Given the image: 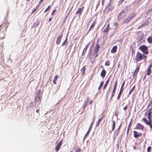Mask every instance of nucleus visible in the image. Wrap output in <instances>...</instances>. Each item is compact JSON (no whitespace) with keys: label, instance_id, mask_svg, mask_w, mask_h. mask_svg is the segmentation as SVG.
Here are the masks:
<instances>
[{"label":"nucleus","instance_id":"obj_1","mask_svg":"<svg viewBox=\"0 0 152 152\" xmlns=\"http://www.w3.org/2000/svg\"><path fill=\"white\" fill-rule=\"evenodd\" d=\"M41 96L42 94L41 92H40L39 90L38 91L35 99V103L36 105H38L41 103Z\"/></svg>","mask_w":152,"mask_h":152},{"label":"nucleus","instance_id":"obj_2","mask_svg":"<svg viewBox=\"0 0 152 152\" xmlns=\"http://www.w3.org/2000/svg\"><path fill=\"white\" fill-rule=\"evenodd\" d=\"M146 58V56L142 55L141 53L138 52L135 58L134 59V60L136 61L137 62H138L142 59H145Z\"/></svg>","mask_w":152,"mask_h":152},{"label":"nucleus","instance_id":"obj_3","mask_svg":"<svg viewBox=\"0 0 152 152\" xmlns=\"http://www.w3.org/2000/svg\"><path fill=\"white\" fill-rule=\"evenodd\" d=\"M127 9L128 7H126L121 11L118 15V20H121L128 12Z\"/></svg>","mask_w":152,"mask_h":152},{"label":"nucleus","instance_id":"obj_4","mask_svg":"<svg viewBox=\"0 0 152 152\" xmlns=\"http://www.w3.org/2000/svg\"><path fill=\"white\" fill-rule=\"evenodd\" d=\"M139 49H140L144 54H147L148 52L147 47L144 45H142L139 47Z\"/></svg>","mask_w":152,"mask_h":152},{"label":"nucleus","instance_id":"obj_5","mask_svg":"<svg viewBox=\"0 0 152 152\" xmlns=\"http://www.w3.org/2000/svg\"><path fill=\"white\" fill-rule=\"evenodd\" d=\"M144 34L143 32L140 31L137 34V40L141 42L143 41Z\"/></svg>","mask_w":152,"mask_h":152},{"label":"nucleus","instance_id":"obj_6","mask_svg":"<svg viewBox=\"0 0 152 152\" xmlns=\"http://www.w3.org/2000/svg\"><path fill=\"white\" fill-rule=\"evenodd\" d=\"M84 7H83L81 8H79L77 9V11L76 12V14H79L80 15L84 10Z\"/></svg>","mask_w":152,"mask_h":152},{"label":"nucleus","instance_id":"obj_7","mask_svg":"<svg viewBox=\"0 0 152 152\" xmlns=\"http://www.w3.org/2000/svg\"><path fill=\"white\" fill-rule=\"evenodd\" d=\"M60 35L58 37H57V40L56 41V43L57 44H59L60 43L61 39L63 37V34L62 33H61V34H59Z\"/></svg>","mask_w":152,"mask_h":152},{"label":"nucleus","instance_id":"obj_8","mask_svg":"<svg viewBox=\"0 0 152 152\" xmlns=\"http://www.w3.org/2000/svg\"><path fill=\"white\" fill-rule=\"evenodd\" d=\"M117 81L115 82V83L114 85L113 89L112 92V94L111 95V97L110 98V100H111L112 99V98L114 96L115 94V90H116V86H117Z\"/></svg>","mask_w":152,"mask_h":152},{"label":"nucleus","instance_id":"obj_9","mask_svg":"<svg viewBox=\"0 0 152 152\" xmlns=\"http://www.w3.org/2000/svg\"><path fill=\"white\" fill-rule=\"evenodd\" d=\"M133 133H134V137L135 138H137L142 135V133H139L136 131H134Z\"/></svg>","mask_w":152,"mask_h":152},{"label":"nucleus","instance_id":"obj_10","mask_svg":"<svg viewBox=\"0 0 152 152\" xmlns=\"http://www.w3.org/2000/svg\"><path fill=\"white\" fill-rule=\"evenodd\" d=\"M135 16V15L134 14L133 15H131V16L128 17L126 20L125 22L126 23H128L132 18H134Z\"/></svg>","mask_w":152,"mask_h":152},{"label":"nucleus","instance_id":"obj_11","mask_svg":"<svg viewBox=\"0 0 152 152\" xmlns=\"http://www.w3.org/2000/svg\"><path fill=\"white\" fill-rule=\"evenodd\" d=\"M90 42H89L88 44L86 45V47L84 48V50H83L82 53V55L83 56L85 55V53H86L87 50V48H88L89 45L90 44Z\"/></svg>","mask_w":152,"mask_h":152},{"label":"nucleus","instance_id":"obj_12","mask_svg":"<svg viewBox=\"0 0 152 152\" xmlns=\"http://www.w3.org/2000/svg\"><path fill=\"white\" fill-rule=\"evenodd\" d=\"M136 127L137 129H143V125L139 123H137L136 125Z\"/></svg>","mask_w":152,"mask_h":152},{"label":"nucleus","instance_id":"obj_13","mask_svg":"<svg viewBox=\"0 0 152 152\" xmlns=\"http://www.w3.org/2000/svg\"><path fill=\"white\" fill-rule=\"evenodd\" d=\"M62 143V141H60L58 144H57L55 148V149L56 151H58L59 150Z\"/></svg>","mask_w":152,"mask_h":152},{"label":"nucleus","instance_id":"obj_14","mask_svg":"<svg viewBox=\"0 0 152 152\" xmlns=\"http://www.w3.org/2000/svg\"><path fill=\"white\" fill-rule=\"evenodd\" d=\"M146 115H148V118L150 119V118H152V112L151 111H147L145 113Z\"/></svg>","mask_w":152,"mask_h":152},{"label":"nucleus","instance_id":"obj_15","mask_svg":"<svg viewBox=\"0 0 152 152\" xmlns=\"http://www.w3.org/2000/svg\"><path fill=\"white\" fill-rule=\"evenodd\" d=\"M99 48V45L98 43H97L96 45L95 48L94 50V53H98Z\"/></svg>","mask_w":152,"mask_h":152},{"label":"nucleus","instance_id":"obj_16","mask_svg":"<svg viewBox=\"0 0 152 152\" xmlns=\"http://www.w3.org/2000/svg\"><path fill=\"white\" fill-rule=\"evenodd\" d=\"M106 71L104 69H103L101 73V75L104 78L106 75Z\"/></svg>","mask_w":152,"mask_h":152},{"label":"nucleus","instance_id":"obj_17","mask_svg":"<svg viewBox=\"0 0 152 152\" xmlns=\"http://www.w3.org/2000/svg\"><path fill=\"white\" fill-rule=\"evenodd\" d=\"M117 49V47L116 46H113L111 50V53H115Z\"/></svg>","mask_w":152,"mask_h":152},{"label":"nucleus","instance_id":"obj_18","mask_svg":"<svg viewBox=\"0 0 152 152\" xmlns=\"http://www.w3.org/2000/svg\"><path fill=\"white\" fill-rule=\"evenodd\" d=\"M113 124H112V130L110 131V133H111L112 132H113V131L114 130V128L115 127V121H112Z\"/></svg>","mask_w":152,"mask_h":152},{"label":"nucleus","instance_id":"obj_19","mask_svg":"<svg viewBox=\"0 0 152 152\" xmlns=\"http://www.w3.org/2000/svg\"><path fill=\"white\" fill-rule=\"evenodd\" d=\"M123 91V89H121L119 94L117 97V99H119L120 98L121 95Z\"/></svg>","mask_w":152,"mask_h":152},{"label":"nucleus","instance_id":"obj_20","mask_svg":"<svg viewBox=\"0 0 152 152\" xmlns=\"http://www.w3.org/2000/svg\"><path fill=\"white\" fill-rule=\"evenodd\" d=\"M136 67V69L134 72L137 73L139 71L140 68V65H139L137 64Z\"/></svg>","mask_w":152,"mask_h":152},{"label":"nucleus","instance_id":"obj_21","mask_svg":"<svg viewBox=\"0 0 152 152\" xmlns=\"http://www.w3.org/2000/svg\"><path fill=\"white\" fill-rule=\"evenodd\" d=\"M58 76L57 75H56L54 78L53 80V83L56 84V81L57 79L58 78Z\"/></svg>","mask_w":152,"mask_h":152},{"label":"nucleus","instance_id":"obj_22","mask_svg":"<svg viewBox=\"0 0 152 152\" xmlns=\"http://www.w3.org/2000/svg\"><path fill=\"white\" fill-rule=\"evenodd\" d=\"M148 42L150 43H151L152 42V37L150 36L147 39Z\"/></svg>","mask_w":152,"mask_h":152},{"label":"nucleus","instance_id":"obj_23","mask_svg":"<svg viewBox=\"0 0 152 152\" xmlns=\"http://www.w3.org/2000/svg\"><path fill=\"white\" fill-rule=\"evenodd\" d=\"M109 78L106 81L103 87V89H104L107 87L109 82Z\"/></svg>","mask_w":152,"mask_h":152},{"label":"nucleus","instance_id":"obj_24","mask_svg":"<svg viewBox=\"0 0 152 152\" xmlns=\"http://www.w3.org/2000/svg\"><path fill=\"white\" fill-rule=\"evenodd\" d=\"M86 68L85 66H83L81 70L82 72V75H83L84 74Z\"/></svg>","mask_w":152,"mask_h":152},{"label":"nucleus","instance_id":"obj_25","mask_svg":"<svg viewBox=\"0 0 152 152\" xmlns=\"http://www.w3.org/2000/svg\"><path fill=\"white\" fill-rule=\"evenodd\" d=\"M151 72V69L148 68V71H147V73L146 74V75H150Z\"/></svg>","mask_w":152,"mask_h":152},{"label":"nucleus","instance_id":"obj_26","mask_svg":"<svg viewBox=\"0 0 152 152\" xmlns=\"http://www.w3.org/2000/svg\"><path fill=\"white\" fill-rule=\"evenodd\" d=\"M110 65V61H107L105 63V65L107 66H108Z\"/></svg>","mask_w":152,"mask_h":152},{"label":"nucleus","instance_id":"obj_27","mask_svg":"<svg viewBox=\"0 0 152 152\" xmlns=\"http://www.w3.org/2000/svg\"><path fill=\"white\" fill-rule=\"evenodd\" d=\"M104 83L103 81H102L100 84V85L98 88V90H99L102 88L103 84Z\"/></svg>","mask_w":152,"mask_h":152},{"label":"nucleus","instance_id":"obj_28","mask_svg":"<svg viewBox=\"0 0 152 152\" xmlns=\"http://www.w3.org/2000/svg\"><path fill=\"white\" fill-rule=\"evenodd\" d=\"M96 23V21H94V22L92 23L91 25L90 26V28H94V26L95 25Z\"/></svg>","mask_w":152,"mask_h":152},{"label":"nucleus","instance_id":"obj_29","mask_svg":"<svg viewBox=\"0 0 152 152\" xmlns=\"http://www.w3.org/2000/svg\"><path fill=\"white\" fill-rule=\"evenodd\" d=\"M90 132V131H89V130H88V132L86 133V134L84 137V139H86L87 137L88 136Z\"/></svg>","mask_w":152,"mask_h":152},{"label":"nucleus","instance_id":"obj_30","mask_svg":"<svg viewBox=\"0 0 152 152\" xmlns=\"http://www.w3.org/2000/svg\"><path fill=\"white\" fill-rule=\"evenodd\" d=\"M135 88V86H133V87H132V89L129 92V95H130V94H131L132 93V92L133 91L134 89Z\"/></svg>","mask_w":152,"mask_h":152},{"label":"nucleus","instance_id":"obj_31","mask_svg":"<svg viewBox=\"0 0 152 152\" xmlns=\"http://www.w3.org/2000/svg\"><path fill=\"white\" fill-rule=\"evenodd\" d=\"M67 38H66V39L63 42V43H62V46H65V45H66V42H67Z\"/></svg>","mask_w":152,"mask_h":152},{"label":"nucleus","instance_id":"obj_32","mask_svg":"<svg viewBox=\"0 0 152 152\" xmlns=\"http://www.w3.org/2000/svg\"><path fill=\"white\" fill-rule=\"evenodd\" d=\"M142 121H143L144 122H145V123L146 124V125H147L148 124V121L146 120V119H145V118H142Z\"/></svg>","mask_w":152,"mask_h":152},{"label":"nucleus","instance_id":"obj_33","mask_svg":"<svg viewBox=\"0 0 152 152\" xmlns=\"http://www.w3.org/2000/svg\"><path fill=\"white\" fill-rule=\"evenodd\" d=\"M137 75V73H135L134 72V73L133 74V77H135V79L136 78Z\"/></svg>","mask_w":152,"mask_h":152},{"label":"nucleus","instance_id":"obj_34","mask_svg":"<svg viewBox=\"0 0 152 152\" xmlns=\"http://www.w3.org/2000/svg\"><path fill=\"white\" fill-rule=\"evenodd\" d=\"M50 6H49L44 11V12H45L49 10L50 8Z\"/></svg>","mask_w":152,"mask_h":152},{"label":"nucleus","instance_id":"obj_35","mask_svg":"<svg viewBox=\"0 0 152 152\" xmlns=\"http://www.w3.org/2000/svg\"><path fill=\"white\" fill-rule=\"evenodd\" d=\"M148 124H152V121L151 120V118H150V119H149V121L148 122Z\"/></svg>","mask_w":152,"mask_h":152},{"label":"nucleus","instance_id":"obj_36","mask_svg":"<svg viewBox=\"0 0 152 152\" xmlns=\"http://www.w3.org/2000/svg\"><path fill=\"white\" fill-rule=\"evenodd\" d=\"M104 117V115L102 116L100 118H99L98 119V121L100 122V121H101L102 120Z\"/></svg>","mask_w":152,"mask_h":152},{"label":"nucleus","instance_id":"obj_37","mask_svg":"<svg viewBox=\"0 0 152 152\" xmlns=\"http://www.w3.org/2000/svg\"><path fill=\"white\" fill-rule=\"evenodd\" d=\"M124 83H125V81H124L123 82V83H122V85H121V89H124L123 87H124Z\"/></svg>","mask_w":152,"mask_h":152},{"label":"nucleus","instance_id":"obj_38","mask_svg":"<svg viewBox=\"0 0 152 152\" xmlns=\"http://www.w3.org/2000/svg\"><path fill=\"white\" fill-rule=\"evenodd\" d=\"M151 150V147H148L147 148V151L148 152H150Z\"/></svg>","mask_w":152,"mask_h":152},{"label":"nucleus","instance_id":"obj_39","mask_svg":"<svg viewBox=\"0 0 152 152\" xmlns=\"http://www.w3.org/2000/svg\"><path fill=\"white\" fill-rule=\"evenodd\" d=\"M114 134L115 135H116L117 136L118 135V132H117V131H115L114 132Z\"/></svg>","mask_w":152,"mask_h":152},{"label":"nucleus","instance_id":"obj_40","mask_svg":"<svg viewBox=\"0 0 152 152\" xmlns=\"http://www.w3.org/2000/svg\"><path fill=\"white\" fill-rule=\"evenodd\" d=\"M100 122L97 121L96 122V127H98L99 125L100 124Z\"/></svg>","mask_w":152,"mask_h":152},{"label":"nucleus","instance_id":"obj_41","mask_svg":"<svg viewBox=\"0 0 152 152\" xmlns=\"http://www.w3.org/2000/svg\"><path fill=\"white\" fill-rule=\"evenodd\" d=\"M108 30V29L107 28H106L103 31L104 32H107Z\"/></svg>","mask_w":152,"mask_h":152},{"label":"nucleus","instance_id":"obj_42","mask_svg":"<svg viewBox=\"0 0 152 152\" xmlns=\"http://www.w3.org/2000/svg\"><path fill=\"white\" fill-rule=\"evenodd\" d=\"M80 151H81L80 149V148H78L75 151V152H80Z\"/></svg>","mask_w":152,"mask_h":152},{"label":"nucleus","instance_id":"obj_43","mask_svg":"<svg viewBox=\"0 0 152 152\" xmlns=\"http://www.w3.org/2000/svg\"><path fill=\"white\" fill-rule=\"evenodd\" d=\"M121 124H120V126H119V127H118V128L116 130V131H117V132H118L119 131V130H120V127H121Z\"/></svg>","mask_w":152,"mask_h":152},{"label":"nucleus","instance_id":"obj_44","mask_svg":"<svg viewBox=\"0 0 152 152\" xmlns=\"http://www.w3.org/2000/svg\"><path fill=\"white\" fill-rule=\"evenodd\" d=\"M127 108V105L123 109L124 110H126Z\"/></svg>","mask_w":152,"mask_h":152},{"label":"nucleus","instance_id":"obj_45","mask_svg":"<svg viewBox=\"0 0 152 152\" xmlns=\"http://www.w3.org/2000/svg\"><path fill=\"white\" fill-rule=\"evenodd\" d=\"M137 4H139L140 3V2H141V1L142 0H137Z\"/></svg>","mask_w":152,"mask_h":152},{"label":"nucleus","instance_id":"obj_46","mask_svg":"<svg viewBox=\"0 0 152 152\" xmlns=\"http://www.w3.org/2000/svg\"><path fill=\"white\" fill-rule=\"evenodd\" d=\"M56 10H54L51 13V15H53V14L54 13V12H56Z\"/></svg>","mask_w":152,"mask_h":152},{"label":"nucleus","instance_id":"obj_47","mask_svg":"<svg viewBox=\"0 0 152 152\" xmlns=\"http://www.w3.org/2000/svg\"><path fill=\"white\" fill-rule=\"evenodd\" d=\"M124 0H120L119 1V4H121L124 1Z\"/></svg>","mask_w":152,"mask_h":152},{"label":"nucleus","instance_id":"obj_48","mask_svg":"<svg viewBox=\"0 0 152 152\" xmlns=\"http://www.w3.org/2000/svg\"><path fill=\"white\" fill-rule=\"evenodd\" d=\"M143 26V24H142L138 28L139 29L140 28H142V27Z\"/></svg>","mask_w":152,"mask_h":152},{"label":"nucleus","instance_id":"obj_49","mask_svg":"<svg viewBox=\"0 0 152 152\" xmlns=\"http://www.w3.org/2000/svg\"><path fill=\"white\" fill-rule=\"evenodd\" d=\"M87 102H86L85 103V105H84V106H83V108H85V107H86V105H87Z\"/></svg>","mask_w":152,"mask_h":152},{"label":"nucleus","instance_id":"obj_50","mask_svg":"<svg viewBox=\"0 0 152 152\" xmlns=\"http://www.w3.org/2000/svg\"><path fill=\"white\" fill-rule=\"evenodd\" d=\"M152 66V64H151L148 68L151 69V67Z\"/></svg>","mask_w":152,"mask_h":152},{"label":"nucleus","instance_id":"obj_51","mask_svg":"<svg viewBox=\"0 0 152 152\" xmlns=\"http://www.w3.org/2000/svg\"><path fill=\"white\" fill-rule=\"evenodd\" d=\"M147 125H149L150 126V128L151 129H152V125L151 124H147Z\"/></svg>","mask_w":152,"mask_h":152},{"label":"nucleus","instance_id":"obj_52","mask_svg":"<svg viewBox=\"0 0 152 152\" xmlns=\"http://www.w3.org/2000/svg\"><path fill=\"white\" fill-rule=\"evenodd\" d=\"M36 8H35V9H34L33 10H32V12L31 13H32L33 12H34L36 11Z\"/></svg>","mask_w":152,"mask_h":152},{"label":"nucleus","instance_id":"obj_53","mask_svg":"<svg viewBox=\"0 0 152 152\" xmlns=\"http://www.w3.org/2000/svg\"><path fill=\"white\" fill-rule=\"evenodd\" d=\"M148 11L150 12H152V8L151 9L148 10Z\"/></svg>","mask_w":152,"mask_h":152},{"label":"nucleus","instance_id":"obj_54","mask_svg":"<svg viewBox=\"0 0 152 152\" xmlns=\"http://www.w3.org/2000/svg\"><path fill=\"white\" fill-rule=\"evenodd\" d=\"M92 28H90H90L88 30V32H87V33H88L91 30V29Z\"/></svg>","mask_w":152,"mask_h":152},{"label":"nucleus","instance_id":"obj_55","mask_svg":"<svg viewBox=\"0 0 152 152\" xmlns=\"http://www.w3.org/2000/svg\"><path fill=\"white\" fill-rule=\"evenodd\" d=\"M93 100H91V101L90 102V104H91L93 103Z\"/></svg>","mask_w":152,"mask_h":152},{"label":"nucleus","instance_id":"obj_56","mask_svg":"<svg viewBox=\"0 0 152 152\" xmlns=\"http://www.w3.org/2000/svg\"><path fill=\"white\" fill-rule=\"evenodd\" d=\"M91 127H92V126H90V127L88 129V130H89V131H90L91 130Z\"/></svg>","mask_w":152,"mask_h":152},{"label":"nucleus","instance_id":"obj_57","mask_svg":"<svg viewBox=\"0 0 152 152\" xmlns=\"http://www.w3.org/2000/svg\"><path fill=\"white\" fill-rule=\"evenodd\" d=\"M52 19V18H50L49 19V20H48L49 22H50L51 20Z\"/></svg>","mask_w":152,"mask_h":152},{"label":"nucleus","instance_id":"obj_58","mask_svg":"<svg viewBox=\"0 0 152 152\" xmlns=\"http://www.w3.org/2000/svg\"><path fill=\"white\" fill-rule=\"evenodd\" d=\"M44 0H40V1H39V2L40 3H42V1H44Z\"/></svg>","mask_w":152,"mask_h":152},{"label":"nucleus","instance_id":"obj_59","mask_svg":"<svg viewBox=\"0 0 152 152\" xmlns=\"http://www.w3.org/2000/svg\"><path fill=\"white\" fill-rule=\"evenodd\" d=\"M95 119V118H93L92 120L93 123H94V121Z\"/></svg>","mask_w":152,"mask_h":152},{"label":"nucleus","instance_id":"obj_60","mask_svg":"<svg viewBox=\"0 0 152 152\" xmlns=\"http://www.w3.org/2000/svg\"><path fill=\"white\" fill-rule=\"evenodd\" d=\"M133 148L134 149H135L136 148V147L135 146H134L133 147Z\"/></svg>","mask_w":152,"mask_h":152},{"label":"nucleus","instance_id":"obj_61","mask_svg":"<svg viewBox=\"0 0 152 152\" xmlns=\"http://www.w3.org/2000/svg\"><path fill=\"white\" fill-rule=\"evenodd\" d=\"M152 110V107L148 111H151Z\"/></svg>","mask_w":152,"mask_h":152},{"label":"nucleus","instance_id":"obj_62","mask_svg":"<svg viewBox=\"0 0 152 152\" xmlns=\"http://www.w3.org/2000/svg\"><path fill=\"white\" fill-rule=\"evenodd\" d=\"M39 112V109H38L37 110H36V112L37 113H38Z\"/></svg>","mask_w":152,"mask_h":152},{"label":"nucleus","instance_id":"obj_63","mask_svg":"<svg viewBox=\"0 0 152 152\" xmlns=\"http://www.w3.org/2000/svg\"><path fill=\"white\" fill-rule=\"evenodd\" d=\"M104 0H102V5H103V4H104Z\"/></svg>","mask_w":152,"mask_h":152},{"label":"nucleus","instance_id":"obj_64","mask_svg":"<svg viewBox=\"0 0 152 152\" xmlns=\"http://www.w3.org/2000/svg\"><path fill=\"white\" fill-rule=\"evenodd\" d=\"M99 3H100V1H99V3H98V5L96 7V8H97V7H98V6H99Z\"/></svg>","mask_w":152,"mask_h":152}]
</instances>
